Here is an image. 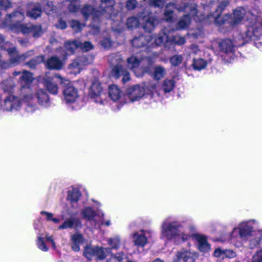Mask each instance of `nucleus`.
Instances as JSON below:
<instances>
[{"label": "nucleus", "instance_id": "1", "mask_svg": "<svg viewBox=\"0 0 262 262\" xmlns=\"http://www.w3.org/2000/svg\"><path fill=\"white\" fill-rule=\"evenodd\" d=\"M25 18L23 13L16 11L7 15L4 24L9 26L11 29L17 32H21L24 35L32 33L34 37H38L42 33L41 26L32 24L23 25L20 24Z\"/></svg>", "mask_w": 262, "mask_h": 262}, {"label": "nucleus", "instance_id": "2", "mask_svg": "<svg viewBox=\"0 0 262 262\" xmlns=\"http://www.w3.org/2000/svg\"><path fill=\"white\" fill-rule=\"evenodd\" d=\"M228 5V3L227 2H222L218 5L214 13L207 16L206 20L209 22L214 21L215 24L219 26L227 24L230 25H235L238 24L246 15L245 9L242 7L237 8L234 10L232 17L227 14L223 16H221V12Z\"/></svg>", "mask_w": 262, "mask_h": 262}, {"label": "nucleus", "instance_id": "3", "mask_svg": "<svg viewBox=\"0 0 262 262\" xmlns=\"http://www.w3.org/2000/svg\"><path fill=\"white\" fill-rule=\"evenodd\" d=\"M246 15L249 24L243 38L244 42L253 40L255 46L262 50V18L253 13L248 12Z\"/></svg>", "mask_w": 262, "mask_h": 262}, {"label": "nucleus", "instance_id": "4", "mask_svg": "<svg viewBox=\"0 0 262 262\" xmlns=\"http://www.w3.org/2000/svg\"><path fill=\"white\" fill-rule=\"evenodd\" d=\"M181 227L179 222L170 217L165 219L160 226V238L167 242L175 241L178 237H181L183 241L187 240L190 235L181 233L179 229Z\"/></svg>", "mask_w": 262, "mask_h": 262}, {"label": "nucleus", "instance_id": "5", "mask_svg": "<svg viewBox=\"0 0 262 262\" xmlns=\"http://www.w3.org/2000/svg\"><path fill=\"white\" fill-rule=\"evenodd\" d=\"M259 223L258 221L255 219H251L244 221L239 223L238 225L234 227L232 232L227 237L221 239L222 242H225L227 240L232 241L236 237L235 234L237 232L239 237L243 240H247L249 237L253 235L255 232L254 228L258 227Z\"/></svg>", "mask_w": 262, "mask_h": 262}, {"label": "nucleus", "instance_id": "6", "mask_svg": "<svg viewBox=\"0 0 262 262\" xmlns=\"http://www.w3.org/2000/svg\"><path fill=\"white\" fill-rule=\"evenodd\" d=\"M101 4L98 9L95 10L91 6H85L82 10L83 15L86 18L90 15H92L94 19L104 15L105 17H112L113 12V6L115 2L114 0H100Z\"/></svg>", "mask_w": 262, "mask_h": 262}, {"label": "nucleus", "instance_id": "7", "mask_svg": "<svg viewBox=\"0 0 262 262\" xmlns=\"http://www.w3.org/2000/svg\"><path fill=\"white\" fill-rule=\"evenodd\" d=\"M62 101L67 104L72 105V108L75 110L80 109L84 105L78 89L72 85L63 90Z\"/></svg>", "mask_w": 262, "mask_h": 262}, {"label": "nucleus", "instance_id": "8", "mask_svg": "<svg viewBox=\"0 0 262 262\" xmlns=\"http://www.w3.org/2000/svg\"><path fill=\"white\" fill-rule=\"evenodd\" d=\"M122 58L120 54L112 55L110 57L109 61L111 64L116 66L113 68L112 75L117 78H119L120 76L122 77V82L126 83L130 80V75L129 73L123 69L122 64H121Z\"/></svg>", "mask_w": 262, "mask_h": 262}, {"label": "nucleus", "instance_id": "9", "mask_svg": "<svg viewBox=\"0 0 262 262\" xmlns=\"http://www.w3.org/2000/svg\"><path fill=\"white\" fill-rule=\"evenodd\" d=\"M154 234V231L150 229H141L133 233L132 237L135 245L144 247L152 238Z\"/></svg>", "mask_w": 262, "mask_h": 262}, {"label": "nucleus", "instance_id": "10", "mask_svg": "<svg viewBox=\"0 0 262 262\" xmlns=\"http://www.w3.org/2000/svg\"><path fill=\"white\" fill-rule=\"evenodd\" d=\"M89 96L96 103L104 105L107 102L105 95L103 93L102 88L98 79L93 80L89 90Z\"/></svg>", "mask_w": 262, "mask_h": 262}, {"label": "nucleus", "instance_id": "11", "mask_svg": "<svg viewBox=\"0 0 262 262\" xmlns=\"http://www.w3.org/2000/svg\"><path fill=\"white\" fill-rule=\"evenodd\" d=\"M22 105L20 99L13 95L6 97L1 104L3 111L14 112L19 110Z\"/></svg>", "mask_w": 262, "mask_h": 262}, {"label": "nucleus", "instance_id": "12", "mask_svg": "<svg viewBox=\"0 0 262 262\" xmlns=\"http://www.w3.org/2000/svg\"><path fill=\"white\" fill-rule=\"evenodd\" d=\"M198 257L199 254L196 252L182 249L176 253L172 260L173 262H194Z\"/></svg>", "mask_w": 262, "mask_h": 262}, {"label": "nucleus", "instance_id": "13", "mask_svg": "<svg viewBox=\"0 0 262 262\" xmlns=\"http://www.w3.org/2000/svg\"><path fill=\"white\" fill-rule=\"evenodd\" d=\"M244 43V41L241 43H235L231 39L227 38L219 42V47L220 51L229 56L231 59H233L236 47L243 45Z\"/></svg>", "mask_w": 262, "mask_h": 262}, {"label": "nucleus", "instance_id": "14", "mask_svg": "<svg viewBox=\"0 0 262 262\" xmlns=\"http://www.w3.org/2000/svg\"><path fill=\"white\" fill-rule=\"evenodd\" d=\"M57 82L60 84H67L69 80L62 77L59 75H55L52 79H47L45 80V85L49 92L52 94H57L58 92V86Z\"/></svg>", "mask_w": 262, "mask_h": 262}, {"label": "nucleus", "instance_id": "15", "mask_svg": "<svg viewBox=\"0 0 262 262\" xmlns=\"http://www.w3.org/2000/svg\"><path fill=\"white\" fill-rule=\"evenodd\" d=\"M145 93V88L139 85L129 88L127 90V97L132 102L139 101L144 96Z\"/></svg>", "mask_w": 262, "mask_h": 262}, {"label": "nucleus", "instance_id": "16", "mask_svg": "<svg viewBox=\"0 0 262 262\" xmlns=\"http://www.w3.org/2000/svg\"><path fill=\"white\" fill-rule=\"evenodd\" d=\"M140 19L142 21L143 27L147 32H150L154 29L158 20L155 17H152L151 14L147 13V15L144 12L140 15Z\"/></svg>", "mask_w": 262, "mask_h": 262}, {"label": "nucleus", "instance_id": "17", "mask_svg": "<svg viewBox=\"0 0 262 262\" xmlns=\"http://www.w3.org/2000/svg\"><path fill=\"white\" fill-rule=\"evenodd\" d=\"M28 93L23 99V103L25 105V109L28 113H32L37 108L35 102V99L33 95L29 93L30 90L28 89Z\"/></svg>", "mask_w": 262, "mask_h": 262}, {"label": "nucleus", "instance_id": "18", "mask_svg": "<svg viewBox=\"0 0 262 262\" xmlns=\"http://www.w3.org/2000/svg\"><path fill=\"white\" fill-rule=\"evenodd\" d=\"M35 98L40 105L45 107L50 105V98L45 90L42 89L38 90L35 94Z\"/></svg>", "mask_w": 262, "mask_h": 262}, {"label": "nucleus", "instance_id": "19", "mask_svg": "<svg viewBox=\"0 0 262 262\" xmlns=\"http://www.w3.org/2000/svg\"><path fill=\"white\" fill-rule=\"evenodd\" d=\"M195 239L198 243V249L201 252L205 253L210 251V246L204 236L196 235Z\"/></svg>", "mask_w": 262, "mask_h": 262}, {"label": "nucleus", "instance_id": "20", "mask_svg": "<svg viewBox=\"0 0 262 262\" xmlns=\"http://www.w3.org/2000/svg\"><path fill=\"white\" fill-rule=\"evenodd\" d=\"M152 39L153 38L150 35L146 36H140L133 39L132 45L135 47L139 48L144 45H148Z\"/></svg>", "mask_w": 262, "mask_h": 262}, {"label": "nucleus", "instance_id": "21", "mask_svg": "<svg viewBox=\"0 0 262 262\" xmlns=\"http://www.w3.org/2000/svg\"><path fill=\"white\" fill-rule=\"evenodd\" d=\"M108 95L112 100L116 101L122 97L123 93L117 85L112 84L108 86Z\"/></svg>", "mask_w": 262, "mask_h": 262}, {"label": "nucleus", "instance_id": "22", "mask_svg": "<svg viewBox=\"0 0 262 262\" xmlns=\"http://www.w3.org/2000/svg\"><path fill=\"white\" fill-rule=\"evenodd\" d=\"M72 242V248L75 251H79L80 249V245L83 243L84 238L82 234L76 233L71 236Z\"/></svg>", "mask_w": 262, "mask_h": 262}, {"label": "nucleus", "instance_id": "23", "mask_svg": "<svg viewBox=\"0 0 262 262\" xmlns=\"http://www.w3.org/2000/svg\"><path fill=\"white\" fill-rule=\"evenodd\" d=\"M79 41H67L65 42V48L66 51L63 54L62 53V56L63 58H65L68 55L73 54L74 50L79 48Z\"/></svg>", "mask_w": 262, "mask_h": 262}, {"label": "nucleus", "instance_id": "24", "mask_svg": "<svg viewBox=\"0 0 262 262\" xmlns=\"http://www.w3.org/2000/svg\"><path fill=\"white\" fill-rule=\"evenodd\" d=\"M166 71L165 69L161 66H156L153 68L152 72L150 73L152 78L157 80H159L163 78L166 75Z\"/></svg>", "mask_w": 262, "mask_h": 262}, {"label": "nucleus", "instance_id": "25", "mask_svg": "<svg viewBox=\"0 0 262 262\" xmlns=\"http://www.w3.org/2000/svg\"><path fill=\"white\" fill-rule=\"evenodd\" d=\"M111 253L110 248L96 246L95 248V259L103 260Z\"/></svg>", "mask_w": 262, "mask_h": 262}, {"label": "nucleus", "instance_id": "26", "mask_svg": "<svg viewBox=\"0 0 262 262\" xmlns=\"http://www.w3.org/2000/svg\"><path fill=\"white\" fill-rule=\"evenodd\" d=\"M47 66L49 69L59 70L63 66V62L57 57H52L47 61Z\"/></svg>", "mask_w": 262, "mask_h": 262}, {"label": "nucleus", "instance_id": "27", "mask_svg": "<svg viewBox=\"0 0 262 262\" xmlns=\"http://www.w3.org/2000/svg\"><path fill=\"white\" fill-rule=\"evenodd\" d=\"M81 213L84 219L90 221L95 222L94 218L97 216V214L91 207L83 208L81 211Z\"/></svg>", "mask_w": 262, "mask_h": 262}, {"label": "nucleus", "instance_id": "28", "mask_svg": "<svg viewBox=\"0 0 262 262\" xmlns=\"http://www.w3.org/2000/svg\"><path fill=\"white\" fill-rule=\"evenodd\" d=\"M96 246L88 245L84 247L83 255L89 260L95 259Z\"/></svg>", "mask_w": 262, "mask_h": 262}, {"label": "nucleus", "instance_id": "29", "mask_svg": "<svg viewBox=\"0 0 262 262\" xmlns=\"http://www.w3.org/2000/svg\"><path fill=\"white\" fill-rule=\"evenodd\" d=\"M175 86V81L173 79H165L161 85V89L164 93L171 92Z\"/></svg>", "mask_w": 262, "mask_h": 262}, {"label": "nucleus", "instance_id": "30", "mask_svg": "<svg viewBox=\"0 0 262 262\" xmlns=\"http://www.w3.org/2000/svg\"><path fill=\"white\" fill-rule=\"evenodd\" d=\"M80 195L79 190L77 188H73L68 191L67 199L71 203H75L78 201Z\"/></svg>", "mask_w": 262, "mask_h": 262}, {"label": "nucleus", "instance_id": "31", "mask_svg": "<svg viewBox=\"0 0 262 262\" xmlns=\"http://www.w3.org/2000/svg\"><path fill=\"white\" fill-rule=\"evenodd\" d=\"M141 62L136 57L132 56L127 59V66L131 70H133L137 77L141 75L136 73V69L139 66Z\"/></svg>", "mask_w": 262, "mask_h": 262}, {"label": "nucleus", "instance_id": "32", "mask_svg": "<svg viewBox=\"0 0 262 262\" xmlns=\"http://www.w3.org/2000/svg\"><path fill=\"white\" fill-rule=\"evenodd\" d=\"M208 64V61L203 58L193 59L192 67L194 69L200 71L205 69Z\"/></svg>", "mask_w": 262, "mask_h": 262}, {"label": "nucleus", "instance_id": "33", "mask_svg": "<svg viewBox=\"0 0 262 262\" xmlns=\"http://www.w3.org/2000/svg\"><path fill=\"white\" fill-rule=\"evenodd\" d=\"M107 243L111 247V249H118L121 245V239L119 236L115 235L107 240Z\"/></svg>", "mask_w": 262, "mask_h": 262}, {"label": "nucleus", "instance_id": "34", "mask_svg": "<svg viewBox=\"0 0 262 262\" xmlns=\"http://www.w3.org/2000/svg\"><path fill=\"white\" fill-rule=\"evenodd\" d=\"M41 13L42 11L40 6L38 5L37 6H35L32 9L29 10L27 12V15L33 19H36L40 16Z\"/></svg>", "mask_w": 262, "mask_h": 262}, {"label": "nucleus", "instance_id": "35", "mask_svg": "<svg viewBox=\"0 0 262 262\" xmlns=\"http://www.w3.org/2000/svg\"><path fill=\"white\" fill-rule=\"evenodd\" d=\"M170 37L165 33H161L154 38V42L155 45L160 46L164 42L166 44L168 43Z\"/></svg>", "mask_w": 262, "mask_h": 262}, {"label": "nucleus", "instance_id": "36", "mask_svg": "<svg viewBox=\"0 0 262 262\" xmlns=\"http://www.w3.org/2000/svg\"><path fill=\"white\" fill-rule=\"evenodd\" d=\"M175 8L173 4H168L166 5V10L164 13V19L167 21H171L173 17V9Z\"/></svg>", "mask_w": 262, "mask_h": 262}, {"label": "nucleus", "instance_id": "37", "mask_svg": "<svg viewBox=\"0 0 262 262\" xmlns=\"http://www.w3.org/2000/svg\"><path fill=\"white\" fill-rule=\"evenodd\" d=\"M82 69V67L77 59L74 60L72 63L69 66V69L70 70V72L73 74L79 73Z\"/></svg>", "mask_w": 262, "mask_h": 262}, {"label": "nucleus", "instance_id": "38", "mask_svg": "<svg viewBox=\"0 0 262 262\" xmlns=\"http://www.w3.org/2000/svg\"><path fill=\"white\" fill-rule=\"evenodd\" d=\"M14 86V82L13 78H9L7 80L4 81L1 84V86L5 92L10 91Z\"/></svg>", "mask_w": 262, "mask_h": 262}, {"label": "nucleus", "instance_id": "39", "mask_svg": "<svg viewBox=\"0 0 262 262\" xmlns=\"http://www.w3.org/2000/svg\"><path fill=\"white\" fill-rule=\"evenodd\" d=\"M124 257V253L122 252H118L116 254H111L107 259V262H122Z\"/></svg>", "mask_w": 262, "mask_h": 262}, {"label": "nucleus", "instance_id": "40", "mask_svg": "<svg viewBox=\"0 0 262 262\" xmlns=\"http://www.w3.org/2000/svg\"><path fill=\"white\" fill-rule=\"evenodd\" d=\"M78 221L76 219H70L66 220L64 223L59 226V229H64L67 228H71L74 224L77 225Z\"/></svg>", "mask_w": 262, "mask_h": 262}, {"label": "nucleus", "instance_id": "41", "mask_svg": "<svg viewBox=\"0 0 262 262\" xmlns=\"http://www.w3.org/2000/svg\"><path fill=\"white\" fill-rule=\"evenodd\" d=\"M169 42H170L173 44L181 46L186 42V39L183 36L176 35L172 37H170Z\"/></svg>", "mask_w": 262, "mask_h": 262}, {"label": "nucleus", "instance_id": "42", "mask_svg": "<svg viewBox=\"0 0 262 262\" xmlns=\"http://www.w3.org/2000/svg\"><path fill=\"white\" fill-rule=\"evenodd\" d=\"M139 24V20L135 17H131L127 19L126 26L128 29L137 28Z\"/></svg>", "mask_w": 262, "mask_h": 262}, {"label": "nucleus", "instance_id": "43", "mask_svg": "<svg viewBox=\"0 0 262 262\" xmlns=\"http://www.w3.org/2000/svg\"><path fill=\"white\" fill-rule=\"evenodd\" d=\"M20 80L26 84L30 83L32 82L33 80V75L32 73L24 71L20 77Z\"/></svg>", "mask_w": 262, "mask_h": 262}, {"label": "nucleus", "instance_id": "44", "mask_svg": "<svg viewBox=\"0 0 262 262\" xmlns=\"http://www.w3.org/2000/svg\"><path fill=\"white\" fill-rule=\"evenodd\" d=\"M183 59V57L181 55H175L172 56L170 59V62L173 66H178L181 64Z\"/></svg>", "mask_w": 262, "mask_h": 262}, {"label": "nucleus", "instance_id": "45", "mask_svg": "<svg viewBox=\"0 0 262 262\" xmlns=\"http://www.w3.org/2000/svg\"><path fill=\"white\" fill-rule=\"evenodd\" d=\"M97 215L100 218V223H97L95 225V228H100L101 225H105L106 226H110L111 225V223L110 220H107L105 222L103 221V218L104 217V213L103 212L99 211Z\"/></svg>", "mask_w": 262, "mask_h": 262}, {"label": "nucleus", "instance_id": "46", "mask_svg": "<svg viewBox=\"0 0 262 262\" xmlns=\"http://www.w3.org/2000/svg\"><path fill=\"white\" fill-rule=\"evenodd\" d=\"M44 61V57L43 56H37L32 59L27 64L31 68H34L36 64L42 62Z\"/></svg>", "mask_w": 262, "mask_h": 262}, {"label": "nucleus", "instance_id": "47", "mask_svg": "<svg viewBox=\"0 0 262 262\" xmlns=\"http://www.w3.org/2000/svg\"><path fill=\"white\" fill-rule=\"evenodd\" d=\"M79 48L83 51H89L93 49V45L89 41H85L84 43H81L79 41Z\"/></svg>", "mask_w": 262, "mask_h": 262}, {"label": "nucleus", "instance_id": "48", "mask_svg": "<svg viewBox=\"0 0 262 262\" xmlns=\"http://www.w3.org/2000/svg\"><path fill=\"white\" fill-rule=\"evenodd\" d=\"M77 60L79 62L81 67H83L90 64L92 62V58H89L86 56H83L76 58Z\"/></svg>", "mask_w": 262, "mask_h": 262}, {"label": "nucleus", "instance_id": "49", "mask_svg": "<svg viewBox=\"0 0 262 262\" xmlns=\"http://www.w3.org/2000/svg\"><path fill=\"white\" fill-rule=\"evenodd\" d=\"M144 2H147L150 6L155 7H162L164 4L163 0H143Z\"/></svg>", "mask_w": 262, "mask_h": 262}, {"label": "nucleus", "instance_id": "50", "mask_svg": "<svg viewBox=\"0 0 262 262\" xmlns=\"http://www.w3.org/2000/svg\"><path fill=\"white\" fill-rule=\"evenodd\" d=\"M37 245L38 248L42 251H47L48 247L45 244L43 239L42 237L38 236L37 241Z\"/></svg>", "mask_w": 262, "mask_h": 262}, {"label": "nucleus", "instance_id": "51", "mask_svg": "<svg viewBox=\"0 0 262 262\" xmlns=\"http://www.w3.org/2000/svg\"><path fill=\"white\" fill-rule=\"evenodd\" d=\"M251 262H262V250L257 251L252 256Z\"/></svg>", "mask_w": 262, "mask_h": 262}, {"label": "nucleus", "instance_id": "52", "mask_svg": "<svg viewBox=\"0 0 262 262\" xmlns=\"http://www.w3.org/2000/svg\"><path fill=\"white\" fill-rule=\"evenodd\" d=\"M79 5L78 1L77 0H73L69 5V9L71 12H75L79 9Z\"/></svg>", "mask_w": 262, "mask_h": 262}, {"label": "nucleus", "instance_id": "53", "mask_svg": "<svg viewBox=\"0 0 262 262\" xmlns=\"http://www.w3.org/2000/svg\"><path fill=\"white\" fill-rule=\"evenodd\" d=\"M213 255L219 259H224L225 258V250L221 248H217L214 250Z\"/></svg>", "mask_w": 262, "mask_h": 262}, {"label": "nucleus", "instance_id": "54", "mask_svg": "<svg viewBox=\"0 0 262 262\" xmlns=\"http://www.w3.org/2000/svg\"><path fill=\"white\" fill-rule=\"evenodd\" d=\"M70 26L71 28L75 31L78 32L80 31L83 25L80 24V23L76 20H72L70 23Z\"/></svg>", "mask_w": 262, "mask_h": 262}, {"label": "nucleus", "instance_id": "55", "mask_svg": "<svg viewBox=\"0 0 262 262\" xmlns=\"http://www.w3.org/2000/svg\"><path fill=\"white\" fill-rule=\"evenodd\" d=\"M137 5L136 0H128L126 3V8L128 10H132L135 9Z\"/></svg>", "mask_w": 262, "mask_h": 262}, {"label": "nucleus", "instance_id": "56", "mask_svg": "<svg viewBox=\"0 0 262 262\" xmlns=\"http://www.w3.org/2000/svg\"><path fill=\"white\" fill-rule=\"evenodd\" d=\"M12 7L9 0H0V7L2 9L7 10Z\"/></svg>", "mask_w": 262, "mask_h": 262}, {"label": "nucleus", "instance_id": "57", "mask_svg": "<svg viewBox=\"0 0 262 262\" xmlns=\"http://www.w3.org/2000/svg\"><path fill=\"white\" fill-rule=\"evenodd\" d=\"M189 53L193 54L194 55L200 54L201 52V50L199 48L198 46L195 45H192L189 49Z\"/></svg>", "mask_w": 262, "mask_h": 262}, {"label": "nucleus", "instance_id": "58", "mask_svg": "<svg viewBox=\"0 0 262 262\" xmlns=\"http://www.w3.org/2000/svg\"><path fill=\"white\" fill-rule=\"evenodd\" d=\"M225 258H233L236 256V253L232 250H225Z\"/></svg>", "mask_w": 262, "mask_h": 262}, {"label": "nucleus", "instance_id": "59", "mask_svg": "<svg viewBox=\"0 0 262 262\" xmlns=\"http://www.w3.org/2000/svg\"><path fill=\"white\" fill-rule=\"evenodd\" d=\"M101 46L104 48H108L112 46V42L109 38H104L101 42Z\"/></svg>", "mask_w": 262, "mask_h": 262}, {"label": "nucleus", "instance_id": "60", "mask_svg": "<svg viewBox=\"0 0 262 262\" xmlns=\"http://www.w3.org/2000/svg\"><path fill=\"white\" fill-rule=\"evenodd\" d=\"M260 239L259 237H256L253 239H251L250 241L249 246L250 248H253L259 244Z\"/></svg>", "mask_w": 262, "mask_h": 262}, {"label": "nucleus", "instance_id": "61", "mask_svg": "<svg viewBox=\"0 0 262 262\" xmlns=\"http://www.w3.org/2000/svg\"><path fill=\"white\" fill-rule=\"evenodd\" d=\"M57 27L61 29H64L67 28V25L64 21L60 19L57 25Z\"/></svg>", "mask_w": 262, "mask_h": 262}, {"label": "nucleus", "instance_id": "62", "mask_svg": "<svg viewBox=\"0 0 262 262\" xmlns=\"http://www.w3.org/2000/svg\"><path fill=\"white\" fill-rule=\"evenodd\" d=\"M41 214L45 215L46 216V219L48 221H51L52 218L53 217V214L52 213L46 212V211H42L41 212Z\"/></svg>", "mask_w": 262, "mask_h": 262}, {"label": "nucleus", "instance_id": "63", "mask_svg": "<svg viewBox=\"0 0 262 262\" xmlns=\"http://www.w3.org/2000/svg\"><path fill=\"white\" fill-rule=\"evenodd\" d=\"M46 238L47 240V241H48L49 242L51 243V244L52 245V246L53 247V248H56V246H55V242H54V240L52 238V237L51 236H49L48 235H46Z\"/></svg>", "mask_w": 262, "mask_h": 262}, {"label": "nucleus", "instance_id": "64", "mask_svg": "<svg viewBox=\"0 0 262 262\" xmlns=\"http://www.w3.org/2000/svg\"><path fill=\"white\" fill-rule=\"evenodd\" d=\"M156 84L152 83L149 85L148 88H149V91H151V92H152V91L156 89Z\"/></svg>", "mask_w": 262, "mask_h": 262}]
</instances>
